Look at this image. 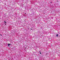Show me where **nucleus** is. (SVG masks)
<instances>
[{"instance_id": "obj_7", "label": "nucleus", "mask_w": 60, "mask_h": 60, "mask_svg": "<svg viewBox=\"0 0 60 60\" xmlns=\"http://www.w3.org/2000/svg\"><path fill=\"white\" fill-rule=\"evenodd\" d=\"M32 29H31V30H32Z\"/></svg>"}, {"instance_id": "obj_2", "label": "nucleus", "mask_w": 60, "mask_h": 60, "mask_svg": "<svg viewBox=\"0 0 60 60\" xmlns=\"http://www.w3.org/2000/svg\"><path fill=\"white\" fill-rule=\"evenodd\" d=\"M4 23H5H5H6V22H5V21H4Z\"/></svg>"}, {"instance_id": "obj_4", "label": "nucleus", "mask_w": 60, "mask_h": 60, "mask_svg": "<svg viewBox=\"0 0 60 60\" xmlns=\"http://www.w3.org/2000/svg\"><path fill=\"white\" fill-rule=\"evenodd\" d=\"M39 52H40V54H41V51H40Z\"/></svg>"}, {"instance_id": "obj_6", "label": "nucleus", "mask_w": 60, "mask_h": 60, "mask_svg": "<svg viewBox=\"0 0 60 60\" xmlns=\"http://www.w3.org/2000/svg\"><path fill=\"white\" fill-rule=\"evenodd\" d=\"M51 3H52V2H51Z\"/></svg>"}, {"instance_id": "obj_5", "label": "nucleus", "mask_w": 60, "mask_h": 60, "mask_svg": "<svg viewBox=\"0 0 60 60\" xmlns=\"http://www.w3.org/2000/svg\"><path fill=\"white\" fill-rule=\"evenodd\" d=\"M0 35H1V36H2V35L0 34Z\"/></svg>"}, {"instance_id": "obj_3", "label": "nucleus", "mask_w": 60, "mask_h": 60, "mask_svg": "<svg viewBox=\"0 0 60 60\" xmlns=\"http://www.w3.org/2000/svg\"><path fill=\"white\" fill-rule=\"evenodd\" d=\"M58 36V34H56V37H57V36Z\"/></svg>"}, {"instance_id": "obj_1", "label": "nucleus", "mask_w": 60, "mask_h": 60, "mask_svg": "<svg viewBox=\"0 0 60 60\" xmlns=\"http://www.w3.org/2000/svg\"><path fill=\"white\" fill-rule=\"evenodd\" d=\"M9 45H11V44H8V46H9Z\"/></svg>"}]
</instances>
